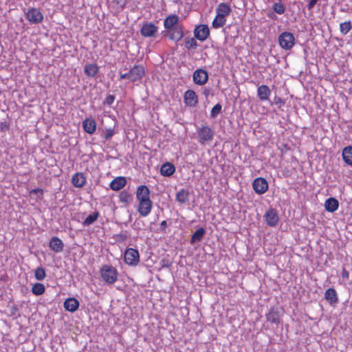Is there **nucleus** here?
Segmentation results:
<instances>
[{
  "label": "nucleus",
  "instance_id": "nucleus-42",
  "mask_svg": "<svg viewBox=\"0 0 352 352\" xmlns=\"http://www.w3.org/2000/svg\"><path fill=\"white\" fill-rule=\"evenodd\" d=\"M19 312V308L16 305H13L10 307V316H14L16 318L17 316H20V315L18 314Z\"/></svg>",
  "mask_w": 352,
  "mask_h": 352
},
{
  "label": "nucleus",
  "instance_id": "nucleus-40",
  "mask_svg": "<svg viewBox=\"0 0 352 352\" xmlns=\"http://www.w3.org/2000/svg\"><path fill=\"white\" fill-rule=\"evenodd\" d=\"M221 109L222 107L221 104L218 103L215 104L210 111V117L212 118H215L218 116V114L220 113V112L221 111Z\"/></svg>",
  "mask_w": 352,
  "mask_h": 352
},
{
  "label": "nucleus",
  "instance_id": "nucleus-30",
  "mask_svg": "<svg viewBox=\"0 0 352 352\" xmlns=\"http://www.w3.org/2000/svg\"><path fill=\"white\" fill-rule=\"evenodd\" d=\"M205 234L206 230L204 228L197 229L191 236L190 243L195 244L197 242L201 241Z\"/></svg>",
  "mask_w": 352,
  "mask_h": 352
},
{
  "label": "nucleus",
  "instance_id": "nucleus-46",
  "mask_svg": "<svg viewBox=\"0 0 352 352\" xmlns=\"http://www.w3.org/2000/svg\"><path fill=\"white\" fill-rule=\"evenodd\" d=\"M274 103L278 105V108L280 109L282 105L285 104V101L282 98L276 96L274 99Z\"/></svg>",
  "mask_w": 352,
  "mask_h": 352
},
{
  "label": "nucleus",
  "instance_id": "nucleus-16",
  "mask_svg": "<svg viewBox=\"0 0 352 352\" xmlns=\"http://www.w3.org/2000/svg\"><path fill=\"white\" fill-rule=\"evenodd\" d=\"M167 33L169 38L175 41H180L184 36L183 29L181 25L175 26L173 29L167 31Z\"/></svg>",
  "mask_w": 352,
  "mask_h": 352
},
{
  "label": "nucleus",
  "instance_id": "nucleus-32",
  "mask_svg": "<svg viewBox=\"0 0 352 352\" xmlns=\"http://www.w3.org/2000/svg\"><path fill=\"white\" fill-rule=\"evenodd\" d=\"M99 212L96 211L93 212L92 214H90L82 222V225L84 226H89L91 224H93L99 217Z\"/></svg>",
  "mask_w": 352,
  "mask_h": 352
},
{
  "label": "nucleus",
  "instance_id": "nucleus-7",
  "mask_svg": "<svg viewBox=\"0 0 352 352\" xmlns=\"http://www.w3.org/2000/svg\"><path fill=\"white\" fill-rule=\"evenodd\" d=\"M283 311L278 307H272L270 309L269 313L266 314V320L270 323L278 324L281 322V316Z\"/></svg>",
  "mask_w": 352,
  "mask_h": 352
},
{
  "label": "nucleus",
  "instance_id": "nucleus-19",
  "mask_svg": "<svg viewBox=\"0 0 352 352\" xmlns=\"http://www.w3.org/2000/svg\"><path fill=\"white\" fill-rule=\"evenodd\" d=\"M82 126L86 133L92 135L96 130V122L93 118H86L82 121Z\"/></svg>",
  "mask_w": 352,
  "mask_h": 352
},
{
  "label": "nucleus",
  "instance_id": "nucleus-22",
  "mask_svg": "<svg viewBox=\"0 0 352 352\" xmlns=\"http://www.w3.org/2000/svg\"><path fill=\"white\" fill-rule=\"evenodd\" d=\"M178 16L176 14L170 15L167 16L164 21V28L168 31L175 28V26L178 25Z\"/></svg>",
  "mask_w": 352,
  "mask_h": 352
},
{
  "label": "nucleus",
  "instance_id": "nucleus-37",
  "mask_svg": "<svg viewBox=\"0 0 352 352\" xmlns=\"http://www.w3.org/2000/svg\"><path fill=\"white\" fill-rule=\"evenodd\" d=\"M198 46L197 42L193 38H185V47L190 49H196Z\"/></svg>",
  "mask_w": 352,
  "mask_h": 352
},
{
  "label": "nucleus",
  "instance_id": "nucleus-4",
  "mask_svg": "<svg viewBox=\"0 0 352 352\" xmlns=\"http://www.w3.org/2000/svg\"><path fill=\"white\" fill-rule=\"evenodd\" d=\"M124 261L126 264L135 266L140 262V254L133 248H128L124 252Z\"/></svg>",
  "mask_w": 352,
  "mask_h": 352
},
{
  "label": "nucleus",
  "instance_id": "nucleus-15",
  "mask_svg": "<svg viewBox=\"0 0 352 352\" xmlns=\"http://www.w3.org/2000/svg\"><path fill=\"white\" fill-rule=\"evenodd\" d=\"M137 199L139 201L151 200L150 199V190L148 186L145 185L140 186L136 191Z\"/></svg>",
  "mask_w": 352,
  "mask_h": 352
},
{
  "label": "nucleus",
  "instance_id": "nucleus-13",
  "mask_svg": "<svg viewBox=\"0 0 352 352\" xmlns=\"http://www.w3.org/2000/svg\"><path fill=\"white\" fill-rule=\"evenodd\" d=\"M264 218L267 224L272 227L276 226L279 220L276 210L272 208L265 212Z\"/></svg>",
  "mask_w": 352,
  "mask_h": 352
},
{
  "label": "nucleus",
  "instance_id": "nucleus-12",
  "mask_svg": "<svg viewBox=\"0 0 352 352\" xmlns=\"http://www.w3.org/2000/svg\"><path fill=\"white\" fill-rule=\"evenodd\" d=\"M184 100L186 106L195 107L198 103V97L195 91L188 89L184 93Z\"/></svg>",
  "mask_w": 352,
  "mask_h": 352
},
{
  "label": "nucleus",
  "instance_id": "nucleus-27",
  "mask_svg": "<svg viewBox=\"0 0 352 352\" xmlns=\"http://www.w3.org/2000/svg\"><path fill=\"white\" fill-rule=\"evenodd\" d=\"M338 206L339 201L334 197H329L325 201V210L329 212H333L337 210Z\"/></svg>",
  "mask_w": 352,
  "mask_h": 352
},
{
  "label": "nucleus",
  "instance_id": "nucleus-41",
  "mask_svg": "<svg viewBox=\"0 0 352 352\" xmlns=\"http://www.w3.org/2000/svg\"><path fill=\"white\" fill-rule=\"evenodd\" d=\"M114 135V130L112 129H107L104 132V138L105 140H109Z\"/></svg>",
  "mask_w": 352,
  "mask_h": 352
},
{
  "label": "nucleus",
  "instance_id": "nucleus-38",
  "mask_svg": "<svg viewBox=\"0 0 352 352\" xmlns=\"http://www.w3.org/2000/svg\"><path fill=\"white\" fill-rule=\"evenodd\" d=\"M131 197V195L126 190H123L120 193V201L124 204H128Z\"/></svg>",
  "mask_w": 352,
  "mask_h": 352
},
{
  "label": "nucleus",
  "instance_id": "nucleus-11",
  "mask_svg": "<svg viewBox=\"0 0 352 352\" xmlns=\"http://www.w3.org/2000/svg\"><path fill=\"white\" fill-rule=\"evenodd\" d=\"M130 81L135 82L140 80L145 74V70L142 65H135L129 70Z\"/></svg>",
  "mask_w": 352,
  "mask_h": 352
},
{
  "label": "nucleus",
  "instance_id": "nucleus-2",
  "mask_svg": "<svg viewBox=\"0 0 352 352\" xmlns=\"http://www.w3.org/2000/svg\"><path fill=\"white\" fill-rule=\"evenodd\" d=\"M199 142L201 145L211 141L214 135V131L208 125L202 124L197 129Z\"/></svg>",
  "mask_w": 352,
  "mask_h": 352
},
{
  "label": "nucleus",
  "instance_id": "nucleus-48",
  "mask_svg": "<svg viewBox=\"0 0 352 352\" xmlns=\"http://www.w3.org/2000/svg\"><path fill=\"white\" fill-rule=\"evenodd\" d=\"M319 0H309L307 5L308 10L311 11L314 6L317 3Z\"/></svg>",
  "mask_w": 352,
  "mask_h": 352
},
{
  "label": "nucleus",
  "instance_id": "nucleus-43",
  "mask_svg": "<svg viewBox=\"0 0 352 352\" xmlns=\"http://www.w3.org/2000/svg\"><path fill=\"white\" fill-rule=\"evenodd\" d=\"M115 100V96L113 95H108L105 98L103 104L107 105H111Z\"/></svg>",
  "mask_w": 352,
  "mask_h": 352
},
{
  "label": "nucleus",
  "instance_id": "nucleus-31",
  "mask_svg": "<svg viewBox=\"0 0 352 352\" xmlns=\"http://www.w3.org/2000/svg\"><path fill=\"white\" fill-rule=\"evenodd\" d=\"M342 158L344 162L350 166H352V146H346L342 151Z\"/></svg>",
  "mask_w": 352,
  "mask_h": 352
},
{
  "label": "nucleus",
  "instance_id": "nucleus-24",
  "mask_svg": "<svg viewBox=\"0 0 352 352\" xmlns=\"http://www.w3.org/2000/svg\"><path fill=\"white\" fill-rule=\"evenodd\" d=\"M271 94V89L265 85H261L257 89V95L260 100H267Z\"/></svg>",
  "mask_w": 352,
  "mask_h": 352
},
{
  "label": "nucleus",
  "instance_id": "nucleus-8",
  "mask_svg": "<svg viewBox=\"0 0 352 352\" xmlns=\"http://www.w3.org/2000/svg\"><path fill=\"white\" fill-rule=\"evenodd\" d=\"M158 28L151 22H146L141 28L140 33L144 37L155 36L157 32Z\"/></svg>",
  "mask_w": 352,
  "mask_h": 352
},
{
  "label": "nucleus",
  "instance_id": "nucleus-18",
  "mask_svg": "<svg viewBox=\"0 0 352 352\" xmlns=\"http://www.w3.org/2000/svg\"><path fill=\"white\" fill-rule=\"evenodd\" d=\"M63 305L66 311L74 312L78 310L80 303L76 298H69L65 300Z\"/></svg>",
  "mask_w": 352,
  "mask_h": 352
},
{
  "label": "nucleus",
  "instance_id": "nucleus-6",
  "mask_svg": "<svg viewBox=\"0 0 352 352\" xmlns=\"http://www.w3.org/2000/svg\"><path fill=\"white\" fill-rule=\"evenodd\" d=\"M192 79L196 85H204L208 80V73L204 69H197L193 72Z\"/></svg>",
  "mask_w": 352,
  "mask_h": 352
},
{
  "label": "nucleus",
  "instance_id": "nucleus-36",
  "mask_svg": "<svg viewBox=\"0 0 352 352\" xmlns=\"http://www.w3.org/2000/svg\"><path fill=\"white\" fill-rule=\"evenodd\" d=\"M34 276L36 280H43L46 276L45 269L42 267H37L34 271Z\"/></svg>",
  "mask_w": 352,
  "mask_h": 352
},
{
  "label": "nucleus",
  "instance_id": "nucleus-9",
  "mask_svg": "<svg viewBox=\"0 0 352 352\" xmlns=\"http://www.w3.org/2000/svg\"><path fill=\"white\" fill-rule=\"evenodd\" d=\"M209 34L210 30L207 25H199L194 30L195 37L201 41L206 40Z\"/></svg>",
  "mask_w": 352,
  "mask_h": 352
},
{
  "label": "nucleus",
  "instance_id": "nucleus-35",
  "mask_svg": "<svg viewBox=\"0 0 352 352\" xmlns=\"http://www.w3.org/2000/svg\"><path fill=\"white\" fill-rule=\"evenodd\" d=\"M352 29V23L350 21H345L344 23H340V30L342 34H346L350 30Z\"/></svg>",
  "mask_w": 352,
  "mask_h": 352
},
{
  "label": "nucleus",
  "instance_id": "nucleus-17",
  "mask_svg": "<svg viewBox=\"0 0 352 352\" xmlns=\"http://www.w3.org/2000/svg\"><path fill=\"white\" fill-rule=\"evenodd\" d=\"M50 248L56 253L61 252L63 250L64 243L56 236H53L49 243Z\"/></svg>",
  "mask_w": 352,
  "mask_h": 352
},
{
  "label": "nucleus",
  "instance_id": "nucleus-52",
  "mask_svg": "<svg viewBox=\"0 0 352 352\" xmlns=\"http://www.w3.org/2000/svg\"><path fill=\"white\" fill-rule=\"evenodd\" d=\"M210 94V89H208V88H204V91H203V94L204 95V96L207 98L209 96V94Z\"/></svg>",
  "mask_w": 352,
  "mask_h": 352
},
{
  "label": "nucleus",
  "instance_id": "nucleus-5",
  "mask_svg": "<svg viewBox=\"0 0 352 352\" xmlns=\"http://www.w3.org/2000/svg\"><path fill=\"white\" fill-rule=\"evenodd\" d=\"M252 188L256 194L263 195L268 190V182L263 177H257L252 182Z\"/></svg>",
  "mask_w": 352,
  "mask_h": 352
},
{
  "label": "nucleus",
  "instance_id": "nucleus-39",
  "mask_svg": "<svg viewBox=\"0 0 352 352\" xmlns=\"http://www.w3.org/2000/svg\"><path fill=\"white\" fill-rule=\"evenodd\" d=\"M273 10H274V11L276 13H277L278 14H283L285 12V6L283 3H275L273 5Z\"/></svg>",
  "mask_w": 352,
  "mask_h": 352
},
{
  "label": "nucleus",
  "instance_id": "nucleus-47",
  "mask_svg": "<svg viewBox=\"0 0 352 352\" xmlns=\"http://www.w3.org/2000/svg\"><path fill=\"white\" fill-rule=\"evenodd\" d=\"M161 264L162 267L168 268L171 266V263L168 259H162L161 261Z\"/></svg>",
  "mask_w": 352,
  "mask_h": 352
},
{
  "label": "nucleus",
  "instance_id": "nucleus-1",
  "mask_svg": "<svg viewBox=\"0 0 352 352\" xmlns=\"http://www.w3.org/2000/svg\"><path fill=\"white\" fill-rule=\"evenodd\" d=\"M100 275L103 281L113 284L118 280V270L111 265H104L100 268Z\"/></svg>",
  "mask_w": 352,
  "mask_h": 352
},
{
  "label": "nucleus",
  "instance_id": "nucleus-44",
  "mask_svg": "<svg viewBox=\"0 0 352 352\" xmlns=\"http://www.w3.org/2000/svg\"><path fill=\"white\" fill-rule=\"evenodd\" d=\"M32 195H37L39 198H42L43 195V190L41 188H34L30 191Z\"/></svg>",
  "mask_w": 352,
  "mask_h": 352
},
{
  "label": "nucleus",
  "instance_id": "nucleus-49",
  "mask_svg": "<svg viewBox=\"0 0 352 352\" xmlns=\"http://www.w3.org/2000/svg\"><path fill=\"white\" fill-rule=\"evenodd\" d=\"M166 227H167L166 221H165V220L162 221L160 223V231L163 232H166Z\"/></svg>",
  "mask_w": 352,
  "mask_h": 352
},
{
  "label": "nucleus",
  "instance_id": "nucleus-45",
  "mask_svg": "<svg viewBox=\"0 0 352 352\" xmlns=\"http://www.w3.org/2000/svg\"><path fill=\"white\" fill-rule=\"evenodd\" d=\"M128 236L125 234H119L116 236V240L118 242H124L127 239Z\"/></svg>",
  "mask_w": 352,
  "mask_h": 352
},
{
  "label": "nucleus",
  "instance_id": "nucleus-26",
  "mask_svg": "<svg viewBox=\"0 0 352 352\" xmlns=\"http://www.w3.org/2000/svg\"><path fill=\"white\" fill-rule=\"evenodd\" d=\"M231 11L232 9L230 6L226 3H220L216 9L217 15L221 16V18H226V16L230 14Z\"/></svg>",
  "mask_w": 352,
  "mask_h": 352
},
{
  "label": "nucleus",
  "instance_id": "nucleus-34",
  "mask_svg": "<svg viewBox=\"0 0 352 352\" xmlns=\"http://www.w3.org/2000/svg\"><path fill=\"white\" fill-rule=\"evenodd\" d=\"M226 19L224 17L217 15L212 21V27L214 28H219L223 27L226 23Z\"/></svg>",
  "mask_w": 352,
  "mask_h": 352
},
{
  "label": "nucleus",
  "instance_id": "nucleus-3",
  "mask_svg": "<svg viewBox=\"0 0 352 352\" xmlns=\"http://www.w3.org/2000/svg\"><path fill=\"white\" fill-rule=\"evenodd\" d=\"M278 43L283 49L289 50H291L295 44V37L292 33L284 32L279 35Z\"/></svg>",
  "mask_w": 352,
  "mask_h": 352
},
{
  "label": "nucleus",
  "instance_id": "nucleus-23",
  "mask_svg": "<svg viewBox=\"0 0 352 352\" xmlns=\"http://www.w3.org/2000/svg\"><path fill=\"white\" fill-rule=\"evenodd\" d=\"M72 183L76 188H82L86 183V178L83 173H76L72 176Z\"/></svg>",
  "mask_w": 352,
  "mask_h": 352
},
{
  "label": "nucleus",
  "instance_id": "nucleus-33",
  "mask_svg": "<svg viewBox=\"0 0 352 352\" xmlns=\"http://www.w3.org/2000/svg\"><path fill=\"white\" fill-rule=\"evenodd\" d=\"M45 291V287L43 284L40 283H36L33 285L32 288V292L35 296H40L43 294Z\"/></svg>",
  "mask_w": 352,
  "mask_h": 352
},
{
  "label": "nucleus",
  "instance_id": "nucleus-21",
  "mask_svg": "<svg viewBox=\"0 0 352 352\" xmlns=\"http://www.w3.org/2000/svg\"><path fill=\"white\" fill-rule=\"evenodd\" d=\"M324 298L331 305H336L338 302L337 292L333 288H329L326 290L324 294Z\"/></svg>",
  "mask_w": 352,
  "mask_h": 352
},
{
  "label": "nucleus",
  "instance_id": "nucleus-25",
  "mask_svg": "<svg viewBox=\"0 0 352 352\" xmlns=\"http://www.w3.org/2000/svg\"><path fill=\"white\" fill-rule=\"evenodd\" d=\"M175 172V166L170 162L163 164L160 168L162 175L164 177H170Z\"/></svg>",
  "mask_w": 352,
  "mask_h": 352
},
{
  "label": "nucleus",
  "instance_id": "nucleus-28",
  "mask_svg": "<svg viewBox=\"0 0 352 352\" xmlns=\"http://www.w3.org/2000/svg\"><path fill=\"white\" fill-rule=\"evenodd\" d=\"M99 67L96 64H87L85 66V74L90 78H94L98 72Z\"/></svg>",
  "mask_w": 352,
  "mask_h": 352
},
{
  "label": "nucleus",
  "instance_id": "nucleus-20",
  "mask_svg": "<svg viewBox=\"0 0 352 352\" xmlns=\"http://www.w3.org/2000/svg\"><path fill=\"white\" fill-rule=\"evenodd\" d=\"M126 184V178L124 177H118L111 181L110 188L113 190H120Z\"/></svg>",
  "mask_w": 352,
  "mask_h": 352
},
{
  "label": "nucleus",
  "instance_id": "nucleus-14",
  "mask_svg": "<svg viewBox=\"0 0 352 352\" xmlns=\"http://www.w3.org/2000/svg\"><path fill=\"white\" fill-rule=\"evenodd\" d=\"M153 201L151 200H145L139 201L138 211L142 217H146L151 211Z\"/></svg>",
  "mask_w": 352,
  "mask_h": 352
},
{
  "label": "nucleus",
  "instance_id": "nucleus-50",
  "mask_svg": "<svg viewBox=\"0 0 352 352\" xmlns=\"http://www.w3.org/2000/svg\"><path fill=\"white\" fill-rule=\"evenodd\" d=\"M349 276V272L345 268H343L342 272V277L343 278L348 279Z\"/></svg>",
  "mask_w": 352,
  "mask_h": 352
},
{
  "label": "nucleus",
  "instance_id": "nucleus-29",
  "mask_svg": "<svg viewBox=\"0 0 352 352\" xmlns=\"http://www.w3.org/2000/svg\"><path fill=\"white\" fill-rule=\"evenodd\" d=\"M189 192L185 189H181L177 194L175 199L179 204H185L189 200Z\"/></svg>",
  "mask_w": 352,
  "mask_h": 352
},
{
  "label": "nucleus",
  "instance_id": "nucleus-51",
  "mask_svg": "<svg viewBox=\"0 0 352 352\" xmlns=\"http://www.w3.org/2000/svg\"><path fill=\"white\" fill-rule=\"evenodd\" d=\"M120 80H122V79H128L129 80H130L129 72H127V73H125V74H122L120 75Z\"/></svg>",
  "mask_w": 352,
  "mask_h": 352
},
{
  "label": "nucleus",
  "instance_id": "nucleus-10",
  "mask_svg": "<svg viewBox=\"0 0 352 352\" xmlns=\"http://www.w3.org/2000/svg\"><path fill=\"white\" fill-rule=\"evenodd\" d=\"M26 17L28 21L34 24L41 23L43 19V15L38 9L31 8L26 13Z\"/></svg>",
  "mask_w": 352,
  "mask_h": 352
}]
</instances>
